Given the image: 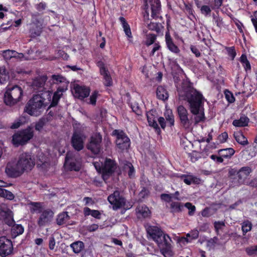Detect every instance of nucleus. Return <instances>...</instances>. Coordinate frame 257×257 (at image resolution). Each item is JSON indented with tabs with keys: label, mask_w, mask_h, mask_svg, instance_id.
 Here are the masks:
<instances>
[{
	"label": "nucleus",
	"mask_w": 257,
	"mask_h": 257,
	"mask_svg": "<svg viewBox=\"0 0 257 257\" xmlns=\"http://www.w3.org/2000/svg\"><path fill=\"white\" fill-rule=\"evenodd\" d=\"M200 11L202 14L207 16L210 14L211 9L209 6L204 5L200 7Z\"/></svg>",
	"instance_id": "53"
},
{
	"label": "nucleus",
	"mask_w": 257,
	"mask_h": 257,
	"mask_svg": "<svg viewBox=\"0 0 257 257\" xmlns=\"http://www.w3.org/2000/svg\"><path fill=\"white\" fill-rule=\"evenodd\" d=\"M55 245V240L54 237H51L49 240V248L53 250Z\"/></svg>",
	"instance_id": "61"
},
{
	"label": "nucleus",
	"mask_w": 257,
	"mask_h": 257,
	"mask_svg": "<svg viewBox=\"0 0 257 257\" xmlns=\"http://www.w3.org/2000/svg\"><path fill=\"white\" fill-rule=\"evenodd\" d=\"M0 220L9 226L14 223L13 212L5 203L0 204Z\"/></svg>",
	"instance_id": "13"
},
{
	"label": "nucleus",
	"mask_w": 257,
	"mask_h": 257,
	"mask_svg": "<svg viewBox=\"0 0 257 257\" xmlns=\"http://www.w3.org/2000/svg\"><path fill=\"white\" fill-rule=\"evenodd\" d=\"M234 153V150L231 148L221 149L218 151L219 155L225 158H230Z\"/></svg>",
	"instance_id": "34"
},
{
	"label": "nucleus",
	"mask_w": 257,
	"mask_h": 257,
	"mask_svg": "<svg viewBox=\"0 0 257 257\" xmlns=\"http://www.w3.org/2000/svg\"><path fill=\"white\" fill-rule=\"evenodd\" d=\"M13 250V245L11 240L5 236L0 237V256L5 257L11 254Z\"/></svg>",
	"instance_id": "15"
},
{
	"label": "nucleus",
	"mask_w": 257,
	"mask_h": 257,
	"mask_svg": "<svg viewBox=\"0 0 257 257\" xmlns=\"http://www.w3.org/2000/svg\"><path fill=\"white\" fill-rule=\"evenodd\" d=\"M14 54H16L15 51L7 50L3 52V56L5 59L9 60L14 57Z\"/></svg>",
	"instance_id": "48"
},
{
	"label": "nucleus",
	"mask_w": 257,
	"mask_h": 257,
	"mask_svg": "<svg viewBox=\"0 0 257 257\" xmlns=\"http://www.w3.org/2000/svg\"><path fill=\"white\" fill-rule=\"evenodd\" d=\"M165 38L168 48L173 53H178L180 51L179 49L173 42L172 39L169 33L166 34Z\"/></svg>",
	"instance_id": "24"
},
{
	"label": "nucleus",
	"mask_w": 257,
	"mask_h": 257,
	"mask_svg": "<svg viewBox=\"0 0 257 257\" xmlns=\"http://www.w3.org/2000/svg\"><path fill=\"white\" fill-rule=\"evenodd\" d=\"M70 218L67 212H63L58 215L56 218L57 224L59 225L65 224Z\"/></svg>",
	"instance_id": "25"
},
{
	"label": "nucleus",
	"mask_w": 257,
	"mask_h": 257,
	"mask_svg": "<svg viewBox=\"0 0 257 257\" xmlns=\"http://www.w3.org/2000/svg\"><path fill=\"white\" fill-rule=\"evenodd\" d=\"M184 206L189 210L188 214L190 216H192L194 214L196 209V207L194 205H193L190 202H187L184 204Z\"/></svg>",
	"instance_id": "50"
},
{
	"label": "nucleus",
	"mask_w": 257,
	"mask_h": 257,
	"mask_svg": "<svg viewBox=\"0 0 257 257\" xmlns=\"http://www.w3.org/2000/svg\"><path fill=\"white\" fill-rule=\"evenodd\" d=\"M199 231L197 229H194L186 234V237H182L181 240H184L187 242L191 241L193 239H196L198 237Z\"/></svg>",
	"instance_id": "31"
},
{
	"label": "nucleus",
	"mask_w": 257,
	"mask_h": 257,
	"mask_svg": "<svg viewBox=\"0 0 257 257\" xmlns=\"http://www.w3.org/2000/svg\"><path fill=\"white\" fill-rule=\"evenodd\" d=\"M234 137L236 142L241 145L245 146L248 144L246 138L240 132L234 133Z\"/></svg>",
	"instance_id": "32"
},
{
	"label": "nucleus",
	"mask_w": 257,
	"mask_h": 257,
	"mask_svg": "<svg viewBox=\"0 0 257 257\" xmlns=\"http://www.w3.org/2000/svg\"><path fill=\"white\" fill-rule=\"evenodd\" d=\"M164 115L167 121L170 123V126L174 125V117L172 110L170 109H167L165 112Z\"/></svg>",
	"instance_id": "38"
},
{
	"label": "nucleus",
	"mask_w": 257,
	"mask_h": 257,
	"mask_svg": "<svg viewBox=\"0 0 257 257\" xmlns=\"http://www.w3.org/2000/svg\"><path fill=\"white\" fill-rule=\"evenodd\" d=\"M65 164L69 166L71 170L79 171L80 168V164L79 161H76L72 153L69 152L65 158Z\"/></svg>",
	"instance_id": "20"
},
{
	"label": "nucleus",
	"mask_w": 257,
	"mask_h": 257,
	"mask_svg": "<svg viewBox=\"0 0 257 257\" xmlns=\"http://www.w3.org/2000/svg\"><path fill=\"white\" fill-rule=\"evenodd\" d=\"M23 90L18 86H8L4 94V102L7 105H13L19 101L22 97Z\"/></svg>",
	"instance_id": "5"
},
{
	"label": "nucleus",
	"mask_w": 257,
	"mask_h": 257,
	"mask_svg": "<svg viewBox=\"0 0 257 257\" xmlns=\"http://www.w3.org/2000/svg\"><path fill=\"white\" fill-rule=\"evenodd\" d=\"M184 182L187 185H190L191 183L198 184L200 180L193 176H185L183 180Z\"/></svg>",
	"instance_id": "39"
},
{
	"label": "nucleus",
	"mask_w": 257,
	"mask_h": 257,
	"mask_svg": "<svg viewBox=\"0 0 257 257\" xmlns=\"http://www.w3.org/2000/svg\"><path fill=\"white\" fill-rule=\"evenodd\" d=\"M252 228V224L251 222L248 221H244L242 224V230L244 233H246V232L251 230Z\"/></svg>",
	"instance_id": "44"
},
{
	"label": "nucleus",
	"mask_w": 257,
	"mask_h": 257,
	"mask_svg": "<svg viewBox=\"0 0 257 257\" xmlns=\"http://www.w3.org/2000/svg\"><path fill=\"white\" fill-rule=\"evenodd\" d=\"M136 213L138 217L141 218L149 217L151 212L146 205H140L136 209Z\"/></svg>",
	"instance_id": "23"
},
{
	"label": "nucleus",
	"mask_w": 257,
	"mask_h": 257,
	"mask_svg": "<svg viewBox=\"0 0 257 257\" xmlns=\"http://www.w3.org/2000/svg\"><path fill=\"white\" fill-rule=\"evenodd\" d=\"M251 172V169L248 166L243 167L237 170L230 168L228 171V177L231 181L233 187L239 186L246 184V180Z\"/></svg>",
	"instance_id": "4"
},
{
	"label": "nucleus",
	"mask_w": 257,
	"mask_h": 257,
	"mask_svg": "<svg viewBox=\"0 0 257 257\" xmlns=\"http://www.w3.org/2000/svg\"><path fill=\"white\" fill-rule=\"evenodd\" d=\"M71 247L72 248L75 253H79L84 247V243L83 242L78 241L71 244Z\"/></svg>",
	"instance_id": "36"
},
{
	"label": "nucleus",
	"mask_w": 257,
	"mask_h": 257,
	"mask_svg": "<svg viewBox=\"0 0 257 257\" xmlns=\"http://www.w3.org/2000/svg\"><path fill=\"white\" fill-rule=\"evenodd\" d=\"M184 205L178 202H172L170 204V208L172 212H179L182 211Z\"/></svg>",
	"instance_id": "35"
},
{
	"label": "nucleus",
	"mask_w": 257,
	"mask_h": 257,
	"mask_svg": "<svg viewBox=\"0 0 257 257\" xmlns=\"http://www.w3.org/2000/svg\"><path fill=\"white\" fill-rule=\"evenodd\" d=\"M101 142L102 137L99 134H93L90 138L86 147L94 154H98L100 152Z\"/></svg>",
	"instance_id": "11"
},
{
	"label": "nucleus",
	"mask_w": 257,
	"mask_h": 257,
	"mask_svg": "<svg viewBox=\"0 0 257 257\" xmlns=\"http://www.w3.org/2000/svg\"><path fill=\"white\" fill-rule=\"evenodd\" d=\"M179 97L181 100H186L189 104L192 115H190L183 105H179L177 107V112L181 126L185 130H190L193 123L197 124L205 119L202 107L203 97L188 82L182 84L181 89L179 91Z\"/></svg>",
	"instance_id": "1"
},
{
	"label": "nucleus",
	"mask_w": 257,
	"mask_h": 257,
	"mask_svg": "<svg viewBox=\"0 0 257 257\" xmlns=\"http://www.w3.org/2000/svg\"><path fill=\"white\" fill-rule=\"evenodd\" d=\"M91 215L96 218L99 219L100 218V213L97 210H92Z\"/></svg>",
	"instance_id": "64"
},
{
	"label": "nucleus",
	"mask_w": 257,
	"mask_h": 257,
	"mask_svg": "<svg viewBox=\"0 0 257 257\" xmlns=\"http://www.w3.org/2000/svg\"><path fill=\"white\" fill-rule=\"evenodd\" d=\"M0 196L10 200H13L15 197L14 195L11 192L5 189L0 190Z\"/></svg>",
	"instance_id": "41"
},
{
	"label": "nucleus",
	"mask_w": 257,
	"mask_h": 257,
	"mask_svg": "<svg viewBox=\"0 0 257 257\" xmlns=\"http://www.w3.org/2000/svg\"><path fill=\"white\" fill-rule=\"evenodd\" d=\"M156 39V36L155 34H148L146 35V44L147 46H150L153 44Z\"/></svg>",
	"instance_id": "43"
},
{
	"label": "nucleus",
	"mask_w": 257,
	"mask_h": 257,
	"mask_svg": "<svg viewBox=\"0 0 257 257\" xmlns=\"http://www.w3.org/2000/svg\"><path fill=\"white\" fill-rule=\"evenodd\" d=\"M224 226L225 224L222 221H216L214 222V227L216 232H218L219 229L222 228V227Z\"/></svg>",
	"instance_id": "55"
},
{
	"label": "nucleus",
	"mask_w": 257,
	"mask_h": 257,
	"mask_svg": "<svg viewBox=\"0 0 257 257\" xmlns=\"http://www.w3.org/2000/svg\"><path fill=\"white\" fill-rule=\"evenodd\" d=\"M218 239L217 237H214L213 238L207 240L206 246L208 248L209 250L214 247L215 244L218 241Z\"/></svg>",
	"instance_id": "47"
},
{
	"label": "nucleus",
	"mask_w": 257,
	"mask_h": 257,
	"mask_svg": "<svg viewBox=\"0 0 257 257\" xmlns=\"http://www.w3.org/2000/svg\"><path fill=\"white\" fill-rule=\"evenodd\" d=\"M227 138H228V134L226 132H224V133H222L218 137V140L220 143L225 142L226 141Z\"/></svg>",
	"instance_id": "56"
},
{
	"label": "nucleus",
	"mask_w": 257,
	"mask_h": 257,
	"mask_svg": "<svg viewBox=\"0 0 257 257\" xmlns=\"http://www.w3.org/2000/svg\"><path fill=\"white\" fill-rule=\"evenodd\" d=\"M9 76L5 67H0V83H4L9 80Z\"/></svg>",
	"instance_id": "37"
},
{
	"label": "nucleus",
	"mask_w": 257,
	"mask_h": 257,
	"mask_svg": "<svg viewBox=\"0 0 257 257\" xmlns=\"http://www.w3.org/2000/svg\"><path fill=\"white\" fill-rule=\"evenodd\" d=\"M98 95V92L97 91H94L91 94L89 98V102H88V104L95 105L96 104V99L97 98Z\"/></svg>",
	"instance_id": "46"
},
{
	"label": "nucleus",
	"mask_w": 257,
	"mask_h": 257,
	"mask_svg": "<svg viewBox=\"0 0 257 257\" xmlns=\"http://www.w3.org/2000/svg\"><path fill=\"white\" fill-rule=\"evenodd\" d=\"M35 165L34 157L28 153H23L15 164L9 163L5 169V172L11 177H17L25 172L31 171Z\"/></svg>",
	"instance_id": "3"
},
{
	"label": "nucleus",
	"mask_w": 257,
	"mask_h": 257,
	"mask_svg": "<svg viewBox=\"0 0 257 257\" xmlns=\"http://www.w3.org/2000/svg\"><path fill=\"white\" fill-rule=\"evenodd\" d=\"M119 20L122 25L123 31L125 35L127 36L128 38L131 39L132 38V35L130 26L127 23L125 19L123 17H120Z\"/></svg>",
	"instance_id": "33"
},
{
	"label": "nucleus",
	"mask_w": 257,
	"mask_h": 257,
	"mask_svg": "<svg viewBox=\"0 0 257 257\" xmlns=\"http://www.w3.org/2000/svg\"><path fill=\"white\" fill-rule=\"evenodd\" d=\"M41 29L42 28L40 27L37 26L35 24L33 25L30 30L31 36L32 37H36L40 35Z\"/></svg>",
	"instance_id": "40"
},
{
	"label": "nucleus",
	"mask_w": 257,
	"mask_h": 257,
	"mask_svg": "<svg viewBox=\"0 0 257 257\" xmlns=\"http://www.w3.org/2000/svg\"><path fill=\"white\" fill-rule=\"evenodd\" d=\"M85 139L86 137L83 134L77 131L74 132L71 137L72 146L77 151L82 150L84 148Z\"/></svg>",
	"instance_id": "14"
},
{
	"label": "nucleus",
	"mask_w": 257,
	"mask_h": 257,
	"mask_svg": "<svg viewBox=\"0 0 257 257\" xmlns=\"http://www.w3.org/2000/svg\"><path fill=\"white\" fill-rule=\"evenodd\" d=\"M51 95L50 91L34 94L26 105L25 112L32 116L40 115L50 103Z\"/></svg>",
	"instance_id": "2"
},
{
	"label": "nucleus",
	"mask_w": 257,
	"mask_h": 257,
	"mask_svg": "<svg viewBox=\"0 0 257 257\" xmlns=\"http://www.w3.org/2000/svg\"><path fill=\"white\" fill-rule=\"evenodd\" d=\"M171 242L170 236L164 232L158 239V241H156L161 252L165 257H170L172 255Z\"/></svg>",
	"instance_id": "9"
},
{
	"label": "nucleus",
	"mask_w": 257,
	"mask_h": 257,
	"mask_svg": "<svg viewBox=\"0 0 257 257\" xmlns=\"http://www.w3.org/2000/svg\"><path fill=\"white\" fill-rule=\"evenodd\" d=\"M34 136V131L31 127L18 131L13 136L12 143L15 146H23L27 144Z\"/></svg>",
	"instance_id": "6"
},
{
	"label": "nucleus",
	"mask_w": 257,
	"mask_h": 257,
	"mask_svg": "<svg viewBox=\"0 0 257 257\" xmlns=\"http://www.w3.org/2000/svg\"><path fill=\"white\" fill-rule=\"evenodd\" d=\"M147 233L156 242L163 234V231L155 226H150L147 228Z\"/></svg>",
	"instance_id": "22"
},
{
	"label": "nucleus",
	"mask_w": 257,
	"mask_h": 257,
	"mask_svg": "<svg viewBox=\"0 0 257 257\" xmlns=\"http://www.w3.org/2000/svg\"><path fill=\"white\" fill-rule=\"evenodd\" d=\"M53 82L56 84L62 83V86L58 87L57 91L54 93L50 107L55 106L58 102V101L62 95V93L67 89V82L66 79L60 75H52Z\"/></svg>",
	"instance_id": "7"
},
{
	"label": "nucleus",
	"mask_w": 257,
	"mask_h": 257,
	"mask_svg": "<svg viewBox=\"0 0 257 257\" xmlns=\"http://www.w3.org/2000/svg\"><path fill=\"white\" fill-rule=\"evenodd\" d=\"M125 170H128V174L130 177H132L134 173V168L133 165L129 162H127L124 166Z\"/></svg>",
	"instance_id": "51"
},
{
	"label": "nucleus",
	"mask_w": 257,
	"mask_h": 257,
	"mask_svg": "<svg viewBox=\"0 0 257 257\" xmlns=\"http://www.w3.org/2000/svg\"><path fill=\"white\" fill-rule=\"evenodd\" d=\"M54 212L50 209L44 210L39 217L37 223L39 227H42L50 223L53 219Z\"/></svg>",
	"instance_id": "18"
},
{
	"label": "nucleus",
	"mask_w": 257,
	"mask_h": 257,
	"mask_svg": "<svg viewBox=\"0 0 257 257\" xmlns=\"http://www.w3.org/2000/svg\"><path fill=\"white\" fill-rule=\"evenodd\" d=\"M113 135L116 137L115 143L117 147L121 151L127 150L130 147V139L122 131L115 130Z\"/></svg>",
	"instance_id": "12"
},
{
	"label": "nucleus",
	"mask_w": 257,
	"mask_h": 257,
	"mask_svg": "<svg viewBox=\"0 0 257 257\" xmlns=\"http://www.w3.org/2000/svg\"><path fill=\"white\" fill-rule=\"evenodd\" d=\"M132 108L134 112H135L137 115H141L143 111L141 107L137 102H135L132 105Z\"/></svg>",
	"instance_id": "49"
},
{
	"label": "nucleus",
	"mask_w": 257,
	"mask_h": 257,
	"mask_svg": "<svg viewBox=\"0 0 257 257\" xmlns=\"http://www.w3.org/2000/svg\"><path fill=\"white\" fill-rule=\"evenodd\" d=\"M11 235L13 238L16 237L18 235L21 234L24 232L23 227L20 224H15V222L11 225Z\"/></svg>",
	"instance_id": "26"
},
{
	"label": "nucleus",
	"mask_w": 257,
	"mask_h": 257,
	"mask_svg": "<svg viewBox=\"0 0 257 257\" xmlns=\"http://www.w3.org/2000/svg\"><path fill=\"white\" fill-rule=\"evenodd\" d=\"M147 117L149 125L153 126L154 128H156V130L158 131V133H159L160 128L158 127V125L155 119V117L153 114L152 111L148 112L147 113Z\"/></svg>",
	"instance_id": "28"
},
{
	"label": "nucleus",
	"mask_w": 257,
	"mask_h": 257,
	"mask_svg": "<svg viewBox=\"0 0 257 257\" xmlns=\"http://www.w3.org/2000/svg\"><path fill=\"white\" fill-rule=\"evenodd\" d=\"M116 168V164L110 159H106L102 168V176L104 181L107 180Z\"/></svg>",
	"instance_id": "16"
},
{
	"label": "nucleus",
	"mask_w": 257,
	"mask_h": 257,
	"mask_svg": "<svg viewBox=\"0 0 257 257\" xmlns=\"http://www.w3.org/2000/svg\"><path fill=\"white\" fill-rule=\"evenodd\" d=\"M251 21L255 28V30L257 32V11L254 14L253 17L251 19Z\"/></svg>",
	"instance_id": "63"
},
{
	"label": "nucleus",
	"mask_w": 257,
	"mask_h": 257,
	"mask_svg": "<svg viewBox=\"0 0 257 257\" xmlns=\"http://www.w3.org/2000/svg\"><path fill=\"white\" fill-rule=\"evenodd\" d=\"M47 80V77L46 75L37 77L33 80L32 86L34 89L39 92V93H43L45 91H50L45 87Z\"/></svg>",
	"instance_id": "17"
},
{
	"label": "nucleus",
	"mask_w": 257,
	"mask_h": 257,
	"mask_svg": "<svg viewBox=\"0 0 257 257\" xmlns=\"http://www.w3.org/2000/svg\"><path fill=\"white\" fill-rule=\"evenodd\" d=\"M98 66L100 68V73L103 77L104 84L106 86H110L112 84V80L110 75L109 72L104 66V64L102 62H98Z\"/></svg>",
	"instance_id": "21"
},
{
	"label": "nucleus",
	"mask_w": 257,
	"mask_h": 257,
	"mask_svg": "<svg viewBox=\"0 0 257 257\" xmlns=\"http://www.w3.org/2000/svg\"><path fill=\"white\" fill-rule=\"evenodd\" d=\"M225 49L226 50L228 55L231 57V59L233 60L236 56V52L235 51L234 48L233 47H225Z\"/></svg>",
	"instance_id": "52"
},
{
	"label": "nucleus",
	"mask_w": 257,
	"mask_h": 257,
	"mask_svg": "<svg viewBox=\"0 0 257 257\" xmlns=\"http://www.w3.org/2000/svg\"><path fill=\"white\" fill-rule=\"evenodd\" d=\"M249 119L245 116H242L239 119H235L233 121V125L235 126L242 127L247 125Z\"/></svg>",
	"instance_id": "30"
},
{
	"label": "nucleus",
	"mask_w": 257,
	"mask_h": 257,
	"mask_svg": "<svg viewBox=\"0 0 257 257\" xmlns=\"http://www.w3.org/2000/svg\"><path fill=\"white\" fill-rule=\"evenodd\" d=\"M190 49L192 53H193L196 57H198L200 56V53L199 50L196 47L194 46H191Z\"/></svg>",
	"instance_id": "60"
},
{
	"label": "nucleus",
	"mask_w": 257,
	"mask_h": 257,
	"mask_svg": "<svg viewBox=\"0 0 257 257\" xmlns=\"http://www.w3.org/2000/svg\"><path fill=\"white\" fill-rule=\"evenodd\" d=\"M223 157L219 155V156H217L215 155H212L210 156V158L216 162L217 163H222L223 161Z\"/></svg>",
	"instance_id": "59"
},
{
	"label": "nucleus",
	"mask_w": 257,
	"mask_h": 257,
	"mask_svg": "<svg viewBox=\"0 0 257 257\" xmlns=\"http://www.w3.org/2000/svg\"><path fill=\"white\" fill-rule=\"evenodd\" d=\"M245 251L249 256L257 255V245L251 246L246 248Z\"/></svg>",
	"instance_id": "45"
},
{
	"label": "nucleus",
	"mask_w": 257,
	"mask_h": 257,
	"mask_svg": "<svg viewBox=\"0 0 257 257\" xmlns=\"http://www.w3.org/2000/svg\"><path fill=\"white\" fill-rule=\"evenodd\" d=\"M156 93L158 98L160 99L165 100L168 98L169 94L167 90L162 86L157 87Z\"/></svg>",
	"instance_id": "27"
},
{
	"label": "nucleus",
	"mask_w": 257,
	"mask_h": 257,
	"mask_svg": "<svg viewBox=\"0 0 257 257\" xmlns=\"http://www.w3.org/2000/svg\"><path fill=\"white\" fill-rule=\"evenodd\" d=\"M107 200L109 203L112 205L113 210H117L120 208H123L125 209H128L132 207V205L128 206L126 204V200L120 195L118 191H115L113 193L109 195Z\"/></svg>",
	"instance_id": "8"
},
{
	"label": "nucleus",
	"mask_w": 257,
	"mask_h": 257,
	"mask_svg": "<svg viewBox=\"0 0 257 257\" xmlns=\"http://www.w3.org/2000/svg\"><path fill=\"white\" fill-rule=\"evenodd\" d=\"M31 213H40L42 211V203L40 202H31L28 204Z\"/></svg>",
	"instance_id": "29"
},
{
	"label": "nucleus",
	"mask_w": 257,
	"mask_h": 257,
	"mask_svg": "<svg viewBox=\"0 0 257 257\" xmlns=\"http://www.w3.org/2000/svg\"><path fill=\"white\" fill-rule=\"evenodd\" d=\"M48 119L46 118H41L39 120L38 122H36L35 125V129L37 131H41L43 126L46 124L47 122Z\"/></svg>",
	"instance_id": "42"
},
{
	"label": "nucleus",
	"mask_w": 257,
	"mask_h": 257,
	"mask_svg": "<svg viewBox=\"0 0 257 257\" xmlns=\"http://www.w3.org/2000/svg\"><path fill=\"white\" fill-rule=\"evenodd\" d=\"M7 25H8V27H4L5 25V23L1 25L0 26V32H3L9 29L12 25V21H8Z\"/></svg>",
	"instance_id": "57"
},
{
	"label": "nucleus",
	"mask_w": 257,
	"mask_h": 257,
	"mask_svg": "<svg viewBox=\"0 0 257 257\" xmlns=\"http://www.w3.org/2000/svg\"><path fill=\"white\" fill-rule=\"evenodd\" d=\"M201 215L203 217H209L210 216V209L209 208H205L201 212Z\"/></svg>",
	"instance_id": "62"
},
{
	"label": "nucleus",
	"mask_w": 257,
	"mask_h": 257,
	"mask_svg": "<svg viewBox=\"0 0 257 257\" xmlns=\"http://www.w3.org/2000/svg\"><path fill=\"white\" fill-rule=\"evenodd\" d=\"M161 198L162 200H164V201H165L166 202H172V199L173 198V195H172L171 194H162L161 195Z\"/></svg>",
	"instance_id": "54"
},
{
	"label": "nucleus",
	"mask_w": 257,
	"mask_h": 257,
	"mask_svg": "<svg viewBox=\"0 0 257 257\" xmlns=\"http://www.w3.org/2000/svg\"><path fill=\"white\" fill-rule=\"evenodd\" d=\"M145 3V9L147 16L145 18L148 17L149 12H151V17L153 18L158 17L161 10V5L159 0H144Z\"/></svg>",
	"instance_id": "10"
},
{
	"label": "nucleus",
	"mask_w": 257,
	"mask_h": 257,
	"mask_svg": "<svg viewBox=\"0 0 257 257\" xmlns=\"http://www.w3.org/2000/svg\"><path fill=\"white\" fill-rule=\"evenodd\" d=\"M213 17L217 26L221 28L223 26L222 20L220 18L216 16L215 15H213Z\"/></svg>",
	"instance_id": "58"
},
{
	"label": "nucleus",
	"mask_w": 257,
	"mask_h": 257,
	"mask_svg": "<svg viewBox=\"0 0 257 257\" xmlns=\"http://www.w3.org/2000/svg\"><path fill=\"white\" fill-rule=\"evenodd\" d=\"M72 91L74 97L81 100L88 96L90 93L89 88L83 86H80L78 84L74 85Z\"/></svg>",
	"instance_id": "19"
}]
</instances>
